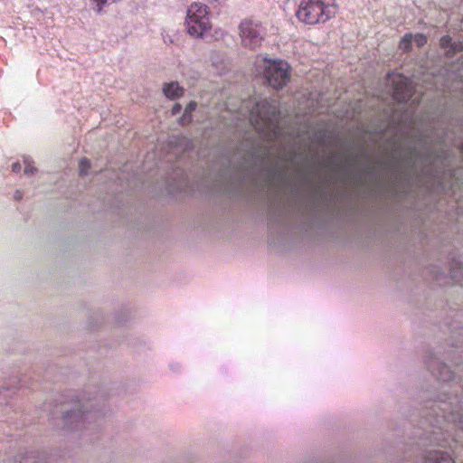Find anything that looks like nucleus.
I'll return each instance as SVG.
<instances>
[{"instance_id":"obj_1","label":"nucleus","mask_w":463,"mask_h":463,"mask_svg":"<svg viewBox=\"0 0 463 463\" xmlns=\"http://www.w3.org/2000/svg\"><path fill=\"white\" fill-rule=\"evenodd\" d=\"M250 121L256 130L267 137H278L279 109L274 100L263 99L256 103L250 112Z\"/></svg>"},{"instance_id":"obj_22","label":"nucleus","mask_w":463,"mask_h":463,"mask_svg":"<svg viewBox=\"0 0 463 463\" xmlns=\"http://www.w3.org/2000/svg\"><path fill=\"white\" fill-rule=\"evenodd\" d=\"M462 151H463V144H462V147H461Z\"/></svg>"},{"instance_id":"obj_3","label":"nucleus","mask_w":463,"mask_h":463,"mask_svg":"<svg viewBox=\"0 0 463 463\" xmlns=\"http://www.w3.org/2000/svg\"><path fill=\"white\" fill-rule=\"evenodd\" d=\"M449 402L444 399L439 401H428L425 403V409L428 411L430 418L437 416L439 412L442 415L440 419L435 420L440 424L441 421H452L457 424L463 431V399L458 400L457 397L449 398Z\"/></svg>"},{"instance_id":"obj_9","label":"nucleus","mask_w":463,"mask_h":463,"mask_svg":"<svg viewBox=\"0 0 463 463\" xmlns=\"http://www.w3.org/2000/svg\"><path fill=\"white\" fill-rule=\"evenodd\" d=\"M428 369L443 382H448L453 378V373L444 364H442L438 358H433L427 364Z\"/></svg>"},{"instance_id":"obj_15","label":"nucleus","mask_w":463,"mask_h":463,"mask_svg":"<svg viewBox=\"0 0 463 463\" xmlns=\"http://www.w3.org/2000/svg\"><path fill=\"white\" fill-rule=\"evenodd\" d=\"M90 167V162L89 159L87 158H82L80 161V164H79V171H80V175L81 176H85L88 175V171Z\"/></svg>"},{"instance_id":"obj_12","label":"nucleus","mask_w":463,"mask_h":463,"mask_svg":"<svg viewBox=\"0 0 463 463\" xmlns=\"http://www.w3.org/2000/svg\"><path fill=\"white\" fill-rule=\"evenodd\" d=\"M163 92L166 98L175 99L184 95V89L176 81L165 83L163 87Z\"/></svg>"},{"instance_id":"obj_5","label":"nucleus","mask_w":463,"mask_h":463,"mask_svg":"<svg viewBox=\"0 0 463 463\" xmlns=\"http://www.w3.org/2000/svg\"><path fill=\"white\" fill-rule=\"evenodd\" d=\"M187 33L195 38H203L212 29L208 7L203 4L194 3L186 15Z\"/></svg>"},{"instance_id":"obj_17","label":"nucleus","mask_w":463,"mask_h":463,"mask_svg":"<svg viewBox=\"0 0 463 463\" xmlns=\"http://www.w3.org/2000/svg\"><path fill=\"white\" fill-rule=\"evenodd\" d=\"M24 173L26 175L33 174L34 171V168L32 165V162L28 158H24Z\"/></svg>"},{"instance_id":"obj_16","label":"nucleus","mask_w":463,"mask_h":463,"mask_svg":"<svg viewBox=\"0 0 463 463\" xmlns=\"http://www.w3.org/2000/svg\"><path fill=\"white\" fill-rule=\"evenodd\" d=\"M412 40H414L419 47H421L427 43V37L421 33L415 34Z\"/></svg>"},{"instance_id":"obj_8","label":"nucleus","mask_w":463,"mask_h":463,"mask_svg":"<svg viewBox=\"0 0 463 463\" xmlns=\"http://www.w3.org/2000/svg\"><path fill=\"white\" fill-rule=\"evenodd\" d=\"M88 411V408L85 404L80 402H76L71 405V408L65 410L63 412V420L65 424L71 427H77L83 420L85 413Z\"/></svg>"},{"instance_id":"obj_2","label":"nucleus","mask_w":463,"mask_h":463,"mask_svg":"<svg viewBox=\"0 0 463 463\" xmlns=\"http://www.w3.org/2000/svg\"><path fill=\"white\" fill-rule=\"evenodd\" d=\"M336 14L335 0H301L297 15L307 24L326 23Z\"/></svg>"},{"instance_id":"obj_6","label":"nucleus","mask_w":463,"mask_h":463,"mask_svg":"<svg viewBox=\"0 0 463 463\" xmlns=\"http://www.w3.org/2000/svg\"><path fill=\"white\" fill-rule=\"evenodd\" d=\"M240 37L241 44L249 49H256L261 45L265 35L262 24L253 20H244L241 23Z\"/></svg>"},{"instance_id":"obj_20","label":"nucleus","mask_w":463,"mask_h":463,"mask_svg":"<svg viewBox=\"0 0 463 463\" xmlns=\"http://www.w3.org/2000/svg\"><path fill=\"white\" fill-rule=\"evenodd\" d=\"M12 169L14 172L17 173L21 170V165L19 163H14L12 165Z\"/></svg>"},{"instance_id":"obj_13","label":"nucleus","mask_w":463,"mask_h":463,"mask_svg":"<svg viewBox=\"0 0 463 463\" xmlns=\"http://www.w3.org/2000/svg\"><path fill=\"white\" fill-rule=\"evenodd\" d=\"M196 107L197 103L195 101L187 104L183 116L178 120L181 125H187L192 121V112L195 110Z\"/></svg>"},{"instance_id":"obj_11","label":"nucleus","mask_w":463,"mask_h":463,"mask_svg":"<svg viewBox=\"0 0 463 463\" xmlns=\"http://www.w3.org/2000/svg\"><path fill=\"white\" fill-rule=\"evenodd\" d=\"M425 463H456L447 453L440 450H430L425 456Z\"/></svg>"},{"instance_id":"obj_7","label":"nucleus","mask_w":463,"mask_h":463,"mask_svg":"<svg viewBox=\"0 0 463 463\" xmlns=\"http://www.w3.org/2000/svg\"><path fill=\"white\" fill-rule=\"evenodd\" d=\"M393 98L399 102H405L412 96V90L407 78L397 75L392 79Z\"/></svg>"},{"instance_id":"obj_10","label":"nucleus","mask_w":463,"mask_h":463,"mask_svg":"<svg viewBox=\"0 0 463 463\" xmlns=\"http://www.w3.org/2000/svg\"><path fill=\"white\" fill-rule=\"evenodd\" d=\"M11 463H47V460L43 453L21 450L14 456Z\"/></svg>"},{"instance_id":"obj_21","label":"nucleus","mask_w":463,"mask_h":463,"mask_svg":"<svg viewBox=\"0 0 463 463\" xmlns=\"http://www.w3.org/2000/svg\"><path fill=\"white\" fill-rule=\"evenodd\" d=\"M14 197H15L16 199H21V198H22V194H21L19 191H17V192L15 193V194H14Z\"/></svg>"},{"instance_id":"obj_19","label":"nucleus","mask_w":463,"mask_h":463,"mask_svg":"<svg viewBox=\"0 0 463 463\" xmlns=\"http://www.w3.org/2000/svg\"><path fill=\"white\" fill-rule=\"evenodd\" d=\"M181 109H182V107L179 103L175 104V106L171 109V114L173 116L178 114L181 111Z\"/></svg>"},{"instance_id":"obj_14","label":"nucleus","mask_w":463,"mask_h":463,"mask_svg":"<svg viewBox=\"0 0 463 463\" xmlns=\"http://www.w3.org/2000/svg\"><path fill=\"white\" fill-rule=\"evenodd\" d=\"M413 35L411 33L405 34L400 42V48L403 51H409L411 46Z\"/></svg>"},{"instance_id":"obj_18","label":"nucleus","mask_w":463,"mask_h":463,"mask_svg":"<svg viewBox=\"0 0 463 463\" xmlns=\"http://www.w3.org/2000/svg\"><path fill=\"white\" fill-rule=\"evenodd\" d=\"M451 43V38L448 35L446 36H443L441 39H440V45L443 47V48H447L450 45Z\"/></svg>"},{"instance_id":"obj_4","label":"nucleus","mask_w":463,"mask_h":463,"mask_svg":"<svg viewBox=\"0 0 463 463\" xmlns=\"http://www.w3.org/2000/svg\"><path fill=\"white\" fill-rule=\"evenodd\" d=\"M256 68L275 89H281L289 81V65L284 61L262 58L257 61Z\"/></svg>"}]
</instances>
